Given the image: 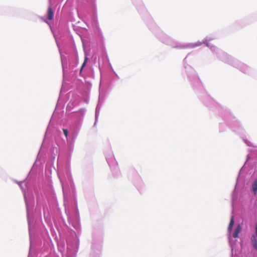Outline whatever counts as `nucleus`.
Wrapping results in <instances>:
<instances>
[{
  "label": "nucleus",
  "instance_id": "obj_1",
  "mask_svg": "<svg viewBox=\"0 0 257 257\" xmlns=\"http://www.w3.org/2000/svg\"><path fill=\"white\" fill-rule=\"evenodd\" d=\"M54 13L51 7H49L47 12V18L49 20H52L53 18Z\"/></svg>",
  "mask_w": 257,
  "mask_h": 257
},
{
  "label": "nucleus",
  "instance_id": "obj_2",
  "mask_svg": "<svg viewBox=\"0 0 257 257\" xmlns=\"http://www.w3.org/2000/svg\"><path fill=\"white\" fill-rule=\"evenodd\" d=\"M241 229V228L240 224H238L237 226V227H236V228L233 233V237L236 238V237H238V234L240 232Z\"/></svg>",
  "mask_w": 257,
  "mask_h": 257
},
{
  "label": "nucleus",
  "instance_id": "obj_3",
  "mask_svg": "<svg viewBox=\"0 0 257 257\" xmlns=\"http://www.w3.org/2000/svg\"><path fill=\"white\" fill-rule=\"evenodd\" d=\"M234 217L232 216L230 218V222L228 227V230L229 232H230L232 229L233 224H234Z\"/></svg>",
  "mask_w": 257,
  "mask_h": 257
},
{
  "label": "nucleus",
  "instance_id": "obj_4",
  "mask_svg": "<svg viewBox=\"0 0 257 257\" xmlns=\"http://www.w3.org/2000/svg\"><path fill=\"white\" fill-rule=\"evenodd\" d=\"M252 190L254 192V194L257 192V179H255L252 184Z\"/></svg>",
  "mask_w": 257,
  "mask_h": 257
},
{
  "label": "nucleus",
  "instance_id": "obj_5",
  "mask_svg": "<svg viewBox=\"0 0 257 257\" xmlns=\"http://www.w3.org/2000/svg\"><path fill=\"white\" fill-rule=\"evenodd\" d=\"M253 239L252 240V241L253 242V247L257 250V241L256 239L255 238V236H253Z\"/></svg>",
  "mask_w": 257,
  "mask_h": 257
},
{
  "label": "nucleus",
  "instance_id": "obj_6",
  "mask_svg": "<svg viewBox=\"0 0 257 257\" xmlns=\"http://www.w3.org/2000/svg\"><path fill=\"white\" fill-rule=\"evenodd\" d=\"M63 132L64 133V135H65V137L67 138L68 135V131H67V130H66L65 128H63Z\"/></svg>",
  "mask_w": 257,
  "mask_h": 257
},
{
  "label": "nucleus",
  "instance_id": "obj_7",
  "mask_svg": "<svg viewBox=\"0 0 257 257\" xmlns=\"http://www.w3.org/2000/svg\"><path fill=\"white\" fill-rule=\"evenodd\" d=\"M86 61H87V58H85V60H84V62H83V64L82 65V68L85 65Z\"/></svg>",
  "mask_w": 257,
  "mask_h": 257
},
{
  "label": "nucleus",
  "instance_id": "obj_8",
  "mask_svg": "<svg viewBox=\"0 0 257 257\" xmlns=\"http://www.w3.org/2000/svg\"><path fill=\"white\" fill-rule=\"evenodd\" d=\"M255 232H256V234L257 236V223H256V225H255Z\"/></svg>",
  "mask_w": 257,
  "mask_h": 257
}]
</instances>
